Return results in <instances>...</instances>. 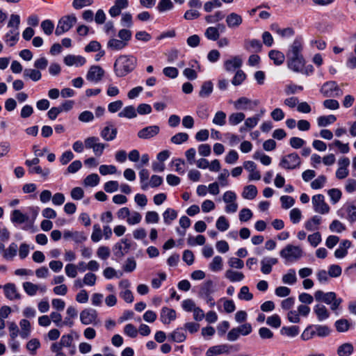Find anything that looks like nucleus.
<instances>
[{
	"label": "nucleus",
	"instance_id": "nucleus-35",
	"mask_svg": "<svg viewBox=\"0 0 356 356\" xmlns=\"http://www.w3.org/2000/svg\"><path fill=\"white\" fill-rule=\"evenodd\" d=\"M337 120V118L334 115H322L317 118L318 126L323 127H327Z\"/></svg>",
	"mask_w": 356,
	"mask_h": 356
},
{
	"label": "nucleus",
	"instance_id": "nucleus-23",
	"mask_svg": "<svg viewBox=\"0 0 356 356\" xmlns=\"http://www.w3.org/2000/svg\"><path fill=\"white\" fill-rule=\"evenodd\" d=\"M277 259L273 257H264L261 261V271L265 275L270 274L272 266L277 263Z\"/></svg>",
	"mask_w": 356,
	"mask_h": 356
},
{
	"label": "nucleus",
	"instance_id": "nucleus-24",
	"mask_svg": "<svg viewBox=\"0 0 356 356\" xmlns=\"http://www.w3.org/2000/svg\"><path fill=\"white\" fill-rule=\"evenodd\" d=\"M355 351L354 346L350 342H346L338 346L337 355L338 356H351Z\"/></svg>",
	"mask_w": 356,
	"mask_h": 356
},
{
	"label": "nucleus",
	"instance_id": "nucleus-2",
	"mask_svg": "<svg viewBox=\"0 0 356 356\" xmlns=\"http://www.w3.org/2000/svg\"><path fill=\"white\" fill-rule=\"evenodd\" d=\"M131 31L128 29H121L118 31L119 39L112 36L108 41L106 47L111 51H118L123 49L128 45L131 38Z\"/></svg>",
	"mask_w": 356,
	"mask_h": 356
},
{
	"label": "nucleus",
	"instance_id": "nucleus-6",
	"mask_svg": "<svg viewBox=\"0 0 356 356\" xmlns=\"http://www.w3.org/2000/svg\"><path fill=\"white\" fill-rule=\"evenodd\" d=\"M77 19L73 14L62 17L58 22L55 34L60 35L68 31L76 23Z\"/></svg>",
	"mask_w": 356,
	"mask_h": 356
},
{
	"label": "nucleus",
	"instance_id": "nucleus-37",
	"mask_svg": "<svg viewBox=\"0 0 356 356\" xmlns=\"http://www.w3.org/2000/svg\"><path fill=\"white\" fill-rule=\"evenodd\" d=\"M19 30L10 29V31L5 35V40L6 42L9 43L10 46L12 47L15 45L17 41L19 40Z\"/></svg>",
	"mask_w": 356,
	"mask_h": 356
},
{
	"label": "nucleus",
	"instance_id": "nucleus-36",
	"mask_svg": "<svg viewBox=\"0 0 356 356\" xmlns=\"http://www.w3.org/2000/svg\"><path fill=\"white\" fill-rule=\"evenodd\" d=\"M257 195V189L254 185H248L245 186L242 193V196L243 198L247 200H252Z\"/></svg>",
	"mask_w": 356,
	"mask_h": 356
},
{
	"label": "nucleus",
	"instance_id": "nucleus-21",
	"mask_svg": "<svg viewBox=\"0 0 356 356\" xmlns=\"http://www.w3.org/2000/svg\"><path fill=\"white\" fill-rule=\"evenodd\" d=\"M63 60L66 65H67V66L74 65L76 67L82 66L86 62V60L84 57H83L81 56H75V55H72V54L67 55L64 58Z\"/></svg>",
	"mask_w": 356,
	"mask_h": 356
},
{
	"label": "nucleus",
	"instance_id": "nucleus-16",
	"mask_svg": "<svg viewBox=\"0 0 356 356\" xmlns=\"http://www.w3.org/2000/svg\"><path fill=\"white\" fill-rule=\"evenodd\" d=\"M225 22L230 29H238L243 23V17L236 13H231L226 16Z\"/></svg>",
	"mask_w": 356,
	"mask_h": 356
},
{
	"label": "nucleus",
	"instance_id": "nucleus-10",
	"mask_svg": "<svg viewBox=\"0 0 356 356\" xmlns=\"http://www.w3.org/2000/svg\"><path fill=\"white\" fill-rule=\"evenodd\" d=\"M223 201L227 204L225 207V211L227 213H232L236 212L238 209V204L236 202V195L232 191H226L222 197Z\"/></svg>",
	"mask_w": 356,
	"mask_h": 356
},
{
	"label": "nucleus",
	"instance_id": "nucleus-26",
	"mask_svg": "<svg viewBox=\"0 0 356 356\" xmlns=\"http://www.w3.org/2000/svg\"><path fill=\"white\" fill-rule=\"evenodd\" d=\"M229 353V346L226 345V344H223V345L214 346L209 348L206 353V355L207 356H214V355H220L222 353Z\"/></svg>",
	"mask_w": 356,
	"mask_h": 356
},
{
	"label": "nucleus",
	"instance_id": "nucleus-3",
	"mask_svg": "<svg viewBox=\"0 0 356 356\" xmlns=\"http://www.w3.org/2000/svg\"><path fill=\"white\" fill-rule=\"evenodd\" d=\"M38 207H29V211L31 213V217H29L27 214L24 213L19 209H15L10 213V221L13 223L17 225L29 223L32 225L38 216Z\"/></svg>",
	"mask_w": 356,
	"mask_h": 356
},
{
	"label": "nucleus",
	"instance_id": "nucleus-41",
	"mask_svg": "<svg viewBox=\"0 0 356 356\" xmlns=\"http://www.w3.org/2000/svg\"><path fill=\"white\" fill-rule=\"evenodd\" d=\"M222 258L220 256H216L209 264V269L213 272H218L222 269Z\"/></svg>",
	"mask_w": 356,
	"mask_h": 356
},
{
	"label": "nucleus",
	"instance_id": "nucleus-11",
	"mask_svg": "<svg viewBox=\"0 0 356 356\" xmlns=\"http://www.w3.org/2000/svg\"><path fill=\"white\" fill-rule=\"evenodd\" d=\"M104 75V70L100 66L93 65L89 69L86 74V79L89 81L98 83L102 79Z\"/></svg>",
	"mask_w": 356,
	"mask_h": 356
},
{
	"label": "nucleus",
	"instance_id": "nucleus-27",
	"mask_svg": "<svg viewBox=\"0 0 356 356\" xmlns=\"http://www.w3.org/2000/svg\"><path fill=\"white\" fill-rule=\"evenodd\" d=\"M242 65V59L238 56H234L231 59L227 60L224 66L227 71L231 72L241 67Z\"/></svg>",
	"mask_w": 356,
	"mask_h": 356
},
{
	"label": "nucleus",
	"instance_id": "nucleus-39",
	"mask_svg": "<svg viewBox=\"0 0 356 356\" xmlns=\"http://www.w3.org/2000/svg\"><path fill=\"white\" fill-rule=\"evenodd\" d=\"M139 177H140V182L141 185V188L143 191L147 190L149 188V174L147 169H141L139 172Z\"/></svg>",
	"mask_w": 356,
	"mask_h": 356
},
{
	"label": "nucleus",
	"instance_id": "nucleus-57",
	"mask_svg": "<svg viewBox=\"0 0 356 356\" xmlns=\"http://www.w3.org/2000/svg\"><path fill=\"white\" fill-rule=\"evenodd\" d=\"M40 342L37 339H31L26 344V348L32 355H35L36 354V350L40 348Z\"/></svg>",
	"mask_w": 356,
	"mask_h": 356
},
{
	"label": "nucleus",
	"instance_id": "nucleus-38",
	"mask_svg": "<svg viewBox=\"0 0 356 356\" xmlns=\"http://www.w3.org/2000/svg\"><path fill=\"white\" fill-rule=\"evenodd\" d=\"M213 85L211 81H204L200 88L199 95L201 97H209L213 91Z\"/></svg>",
	"mask_w": 356,
	"mask_h": 356
},
{
	"label": "nucleus",
	"instance_id": "nucleus-46",
	"mask_svg": "<svg viewBox=\"0 0 356 356\" xmlns=\"http://www.w3.org/2000/svg\"><path fill=\"white\" fill-rule=\"evenodd\" d=\"M251 102V100L248 98L242 97L234 102V106L237 110H245L248 108Z\"/></svg>",
	"mask_w": 356,
	"mask_h": 356
},
{
	"label": "nucleus",
	"instance_id": "nucleus-28",
	"mask_svg": "<svg viewBox=\"0 0 356 356\" xmlns=\"http://www.w3.org/2000/svg\"><path fill=\"white\" fill-rule=\"evenodd\" d=\"M244 48L248 51L259 52L261 51L262 44L261 42L257 39L245 40L244 42Z\"/></svg>",
	"mask_w": 356,
	"mask_h": 356
},
{
	"label": "nucleus",
	"instance_id": "nucleus-64",
	"mask_svg": "<svg viewBox=\"0 0 356 356\" xmlns=\"http://www.w3.org/2000/svg\"><path fill=\"white\" fill-rule=\"evenodd\" d=\"M226 114L223 111H218L212 120L214 124L223 126L225 124Z\"/></svg>",
	"mask_w": 356,
	"mask_h": 356
},
{
	"label": "nucleus",
	"instance_id": "nucleus-34",
	"mask_svg": "<svg viewBox=\"0 0 356 356\" xmlns=\"http://www.w3.org/2000/svg\"><path fill=\"white\" fill-rule=\"evenodd\" d=\"M225 276L230 282H241L244 279V275L241 272L227 270L225 273Z\"/></svg>",
	"mask_w": 356,
	"mask_h": 356
},
{
	"label": "nucleus",
	"instance_id": "nucleus-13",
	"mask_svg": "<svg viewBox=\"0 0 356 356\" xmlns=\"http://www.w3.org/2000/svg\"><path fill=\"white\" fill-rule=\"evenodd\" d=\"M117 134L118 129L111 122H106V126L100 131V136L105 141L113 140Z\"/></svg>",
	"mask_w": 356,
	"mask_h": 356
},
{
	"label": "nucleus",
	"instance_id": "nucleus-54",
	"mask_svg": "<svg viewBox=\"0 0 356 356\" xmlns=\"http://www.w3.org/2000/svg\"><path fill=\"white\" fill-rule=\"evenodd\" d=\"M216 227L219 231L225 232L229 229V223L224 216H221L218 218Z\"/></svg>",
	"mask_w": 356,
	"mask_h": 356
},
{
	"label": "nucleus",
	"instance_id": "nucleus-29",
	"mask_svg": "<svg viewBox=\"0 0 356 356\" xmlns=\"http://www.w3.org/2000/svg\"><path fill=\"white\" fill-rule=\"evenodd\" d=\"M63 236L65 238H70L77 243H82L86 240V236L83 233L79 232H73L70 231H65Z\"/></svg>",
	"mask_w": 356,
	"mask_h": 356
},
{
	"label": "nucleus",
	"instance_id": "nucleus-30",
	"mask_svg": "<svg viewBox=\"0 0 356 356\" xmlns=\"http://www.w3.org/2000/svg\"><path fill=\"white\" fill-rule=\"evenodd\" d=\"M321 222V218L318 216H314L305 222V227L310 232L317 230Z\"/></svg>",
	"mask_w": 356,
	"mask_h": 356
},
{
	"label": "nucleus",
	"instance_id": "nucleus-19",
	"mask_svg": "<svg viewBox=\"0 0 356 356\" xmlns=\"http://www.w3.org/2000/svg\"><path fill=\"white\" fill-rule=\"evenodd\" d=\"M313 311L317 320L320 322L327 320L330 316L328 309L323 304L316 305L314 307Z\"/></svg>",
	"mask_w": 356,
	"mask_h": 356
},
{
	"label": "nucleus",
	"instance_id": "nucleus-32",
	"mask_svg": "<svg viewBox=\"0 0 356 356\" xmlns=\"http://www.w3.org/2000/svg\"><path fill=\"white\" fill-rule=\"evenodd\" d=\"M18 246L15 243H11L4 250L3 257L6 260H12L17 254Z\"/></svg>",
	"mask_w": 356,
	"mask_h": 356
},
{
	"label": "nucleus",
	"instance_id": "nucleus-50",
	"mask_svg": "<svg viewBox=\"0 0 356 356\" xmlns=\"http://www.w3.org/2000/svg\"><path fill=\"white\" fill-rule=\"evenodd\" d=\"M300 328L298 326L292 325L289 327H282L281 333L289 337H294L299 334Z\"/></svg>",
	"mask_w": 356,
	"mask_h": 356
},
{
	"label": "nucleus",
	"instance_id": "nucleus-43",
	"mask_svg": "<svg viewBox=\"0 0 356 356\" xmlns=\"http://www.w3.org/2000/svg\"><path fill=\"white\" fill-rule=\"evenodd\" d=\"M314 331L316 333V336L319 337H326L329 336L331 333V330L327 325H315Z\"/></svg>",
	"mask_w": 356,
	"mask_h": 356
},
{
	"label": "nucleus",
	"instance_id": "nucleus-60",
	"mask_svg": "<svg viewBox=\"0 0 356 356\" xmlns=\"http://www.w3.org/2000/svg\"><path fill=\"white\" fill-rule=\"evenodd\" d=\"M261 119V115H254L252 117L245 118V125L250 129L255 127Z\"/></svg>",
	"mask_w": 356,
	"mask_h": 356
},
{
	"label": "nucleus",
	"instance_id": "nucleus-7",
	"mask_svg": "<svg viewBox=\"0 0 356 356\" xmlns=\"http://www.w3.org/2000/svg\"><path fill=\"white\" fill-rule=\"evenodd\" d=\"M301 159L297 153H291L282 158L280 166L286 170H293L300 166Z\"/></svg>",
	"mask_w": 356,
	"mask_h": 356
},
{
	"label": "nucleus",
	"instance_id": "nucleus-45",
	"mask_svg": "<svg viewBox=\"0 0 356 356\" xmlns=\"http://www.w3.org/2000/svg\"><path fill=\"white\" fill-rule=\"evenodd\" d=\"M282 282L284 284L292 285L297 282L296 271L294 269H289L286 274L282 276Z\"/></svg>",
	"mask_w": 356,
	"mask_h": 356
},
{
	"label": "nucleus",
	"instance_id": "nucleus-15",
	"mask_svg": "<svg viewBox=\"0 0 356 356\" xmlns=\"http://www.w3.org/2000/svg\"><path fill=\"white\" fill-rule=\"evenodd\" d=\"M303 49L302 41L300 38H296L291 45L289 47L288 52L286 53V57H302V51Z\"/></svg>",
	"mask_w": 356,
	"mask_h": 356
},
{
	"label": "nucleus",
	"instance_id": "nucleus-17",
	"mask_svg": "<svg viewBox=\"0 0 356 356\" xmlns=\"http://www.w3.org/2000/svg\"><path fill=\"white\" fill-rule=\"evenodd\" d=\"M97 318V312L94 309H86L80 314V321L83 325L95 323Z\"/></svg>",
	"mask_w": 356,
	"mask_h": 356
},
{
	"label": "nucleus",
	"instance_id": "nucleus-61",
	"mask_svg": "<svg viewBox=\"0 0 356 356\" xmlns=\"http://www.w3.org/2000/svg\"><path fill=\"white\" fill-rule=\"evenodd\" d=\"M66 275L71 278H75L78 274V266L74 264H68L65 267Z\"/></svg>",
	"mask_w": 356,
	"mask_h": 356
},
{
	"label": "nucleus",
	"instance_id": "nucleus-56",
	"mask_svg": "<svg viewBox=\"0 0 356 356\" xmlns=\"http://www.w3.org/2000/svg\"><path fill=\"white\" fill-rule=\"evenodd\" d=\"M20 17L19 15L12 14L8 23V27L13 30H19Z\"/></svg>",
	"mask_w": 356,
	"mask_h": 356
},
{
	"label": "nucleus",
	"instance_id": "nucleus-20",
	"mask_svg": "<svg viewBox=\"0 0 356 356\" xmlns=\"http://www.w3.org/2000/svg\"><path fill=\"white\" fill-rule=\"evenodd\" d=\"M23 288L25 292L29 296H35L38 291L44 293L47 291V287L44 285L35 284L31 282H26L23 283Z\"/></svg>",
	"mask_w": 356,
	"mask_h": 356
},
{
	"label": "nucleus",
	"instance_id": "nucleus-33",
	"mask_svg": "<svg viewBox=\"0 0 356 356\" xmlns=\"http://www.w3.org/2000/svg\"><path fill=\"white\" fill-rule=\"evenodd\" d=\"M268 56L276 65H282L285 60L284 54L280 51L271 50L269 51Z\"/></svg>",
	"mask_w": 356,
	"mask_h": 356
},
{
	"label": "nucleus",
	"instance_id": "nucleus-59",
	"mask_svg": "<svg viewBox=\"0 0 356 356\" xmlns=\"http://www.w3.org/2000/svg\"><path fill=\"white\" fill-rule=\"evenodd\" d=\"M238 298L240 300L249 301L253 298V295L250 292L249 288L247 286H243L241 288Z\"/></svg>",
	"mask_w": 356,
	"mask_h": 356
},
{
	"label": "nucleus",
	"instance_id": "nucleus-4",
	"mask_svg": "<svg viewBox=\"0 0 356 356\" xmlns=\"http://www.w3.org/2000/svg\"><path fill=\"white\" fill-rule=\"evenodd\" d=\"M314 299L318 302H323L330 305V309L333 312H336L339 309L342 302V299L337 298L334 292L324 293L323 291L318 290L314 293Z\"/></svg>",
	"mask_w": 356,
	"mask_h": 356
},
{
	"label": "nucleus",
	"instance_id": "nucleus-52",
	"mask_svg": "<svg viewBox=\"0 0 356 356\" xmlns=\"http://www.w3.org/2000/svg\"><path fill=\"white\" fill-rule=\"evenodd\" d=\"M174 5L171 0H161L157 6V10L159 13H164L171 10Z\"/></svg>",
	"mask_w": 356,
	"mask_h": 356
},
{
	"label": "nucleus",
	"instance_id": "nucleus-53",
	"mask_svg": "<svg viewBox=\"0 0 356 356\" xmlns=\"http://www.w3.org/2000/svg\"><path fill=\"white\" fill-rule=\"evenodd\" d=\"M19 325L22 329L20 336L24 339L27 338L31 330V324L29 321L26 319H22L21 320Z\"/></svg>",
	"mask_w": 356,
	"mask_h": 356
},
{
	"label": "nucleus",
	"instance_id": "nucleus-1",
	"mask_svg": "<svg viewBox=\"0 0 356 356\" xmlns=\"http://www.w3.org/2000/svg\"><path fill=\"white\" fill-rule=\"evenodd\" d=\"M136 65V58L132 56H119L114 63V71L118 77H123L132 72Z\"/></svg>",
	"mask_w": 356,
	"mask_h": 356
},
{
	"label": "nucleus",
	"instance_id": "nucleus-58",
	"mask_svg": "<svg viewBox=\"0 0 356 356\" xmlns=\"http://www.w3.org/2000/svg\"><path fill=\"white\" fill-rule=\"evenodd\" d=\"M327 194L330 197L331 202L333 204L337 203L342 195L341 191L338 188H332L327 191Z\"/></svg>",
	"mask_w": 356,
	"mask_h": 356
},
{
	"label": "nucleus",
	"instance_id": "nucleus-5",
	"mask_svg": "<svg viewBox=\"0 0 356 356\" xmlns=\"http://www.w3.org/2000/svg\"><path fill=\"white\" fill-rule=\"evenodd\" d=\"M302 250L299 246L289 244L280 252V257L287 262H294L302 257Z\"/></svg>",
	"mask_w": 356,
	"mask_h": 356
},
{
	"label": "nucleus",
	"instance_id": "nucleus-49",
	"mask_svg": "<svg viewBox=\"0 0 356 356\" xmlns=\"http://www.w3.org/2000/svg\"><path fill=\"white\" fill-rule=\"evenodd\" d=\"M245 118V115L243 113H233L229 116V123L232 126H235L243 121Z\"/></svg>",
	"mask_w": 356,
	"mask_h": 356
},
{
	"label": "nucleus",
	"instance_id": "nucleus-9",
	"mask_svg": "<svg viewBox=\"0 0 356 356\" xmlns=\"http://www.w3.org/2000/svg\"><path fill=\"white\" fill-rule=\"evenodd\" d=\"M315 212L325 214L330 211V207L325 201V197L321 194L315 195L312 198Z\"/></svg>",
	"mask_w": 356,
	"mask_h": 356
},
{
	"label": "nucleus",
	"instance_id": "nucleus-51",
	"mask_svg": "<svg viewBox=\"0 0 356 356\" xmlns=\"http://www.w3.org/2000/svg\"><path fill=\"white\" fill-rule=\"evenodd\" d=\"M314 325H308L301 334L300 338L303 341H309L316 336Z\"/></svg>",
	"mask_w": 356,
	"mask_h": 356
},
{
	"label": "nucleus",
	"instance_id": "nucleus-42",
	"mask_svg": "<svg viewBox=\"0 0 356 356\" xmlns=\"http://www.w3.org/2000/svg\"><path fill=\"white\" fill-rule=\"evenodd\" d=\"M204 35L209 40L216 41L219 39L220 33L218 28L209 26L205 30Z\"/></svg>",
	"mask_w": 356,
	"mask_h": 356
},
{
	"label": "nucleus",
	"instance_id": "nucleus-14",
	"mask_svg": "<svg viewBox=\"0 0 356 356\" xmlns=\"http://www.w3.org/2000/svg\"><path fill=\"white\" fill-rule=\"evenodd\" d=\"M159 131L160 128L158 125H152L140 130L137 136L139 138L147 140L156 136Z\"/></svg>",
	"mask_w": 356,
	"mask_h": 356
},
{
	"label": "nucleus",
	"instance_id": "nucleus-62",
	"mask_svg": "<svg viewBox=\"0 0 356 356\" xmlns=\"http://www.w3.org/2000/svg\"><path fill=\"white\" fill-rule=\"evenodd\" d=\"M188 139V135L186 133L180 132L173 136L170 140L174 144L180 145L182 143L187 141Z\"/></svg>",
	"mask_w": 356,
	"mask_h": 356
},
{
	"label": "nucleus",
	"instance_id": "nucleus-8",
	"mask_svg": "<svg viewBox=\"0 0 356 356\" xmlns=\"http://www.w3.org/2000/svg\"><path fill=\"white\" fill-rule=\"evenodd\" d=\"M321 92L324 96L330 97H340L343 95V91L335 81L325 83L321 88Z\"/></svg>",
	"mask_w": 356,
	"mask_h": 356
},
{
	"label": "nucleus",
	"instance_id": "nucleus-25",
	"mask_svg": "<svg viewBox=\"0 0 356 356\" xmlns=\"http://www.w3.org/2000/svg\"><path fill=\"white\" fill-rule=\"evenodd\" d=\"M4 293L7 298L13 300L20 298V294L18 293L14 284L8 283L3 286Z\"/></svg>",
	"mask_w": 356,
	"mask_h": 356
},
{
	"label": "nucleus",
	"instance_id": "nucleus-48",
	"mask_svg": "<svg viewBox=\"0 0 356 356\" xmlns=\"http://www.w3.org/2000/svg\"><path fill=\"white\" fill-rule=\"evenodd\" d=\"M99 177L97 174L92 173L88 175L83 180V184L85 186L94 187L97 186L99 182Z\"/></svg>",
	"mask_w": 356,
	"mask_h": 356
},
{
	"label": "nucleus",
	"instance_id": "nucleus-22",
	"mask_svg": "<svg viewBox=\"0 0 356 356\" xmlns=\"http://www.w3.org/2000/svg\"><path fill=\"white\" fill-rule=\"evenodd\" d=\"M128 5V0H115V4L109 9V15L113 17L120 15L121 10L127 8Z\"/></svg>",
	"mask_w": 356,
	"mask_h": 356
},
{
	"label": "nucleus",
	"instance_id": "nucleus-55",
	"mask_svg": "<svg viewBox=\"0 0 356 356\" xmlns=\"http://www.w3.org/2000/svg\"><path fill=\"white\" fill-rule=\"evenodd\" d=\"M214 292L213 284L211 281L207 282L201 288L200 294L203 297H209Z\"/></svg>",
	"mask_w": 356,
	"mask_h": 356
},
{
	"label": "nucleus",
	"instance_id": "nucleus-31",
	"mask_svg": "<svg viewBox=\"0 0 356 356\" xmlns=\"http://www.w3.org/2000/svg\"><path fill=\"white\" fill-rule=\"evenodd\" d=\"M351 324L348 320L341 318L334 323V327L339 332H346L350 328Z\"/></svg>",
	"mask_w": 356,
	"mask_h": 356
},
{
	"label": "nucleus",
	"instance_id": "nucleus-12",
	"mask_svg": "<svg viewBox=\"0 0 356 356\" xmlns=\"http://www.w3.org/2000/svg\"><path fill=\"white\" fill-rule=\"evenodd\" d=\"M305 61L302 57H291L287 58L288 67L295 72L302 73Z\"/></svg>",
	"mask_w": 356,
	"mask_h": 356
},
{
	"label": "nucleus",
	"instance_id": "nucleus-40",
	"mask_svg": "<svg viewBox=\"0 0 356 356\" xmlns=\"http://www.w3.org/2000/svg\"><path fill=\"white\" fill-rule=\"evenodd\" d=\"M120 118H134L137 116V111L133 106H128L123 108L122 111L118 113Z\"/></svg>",
	"mask_w": 356,
	"mask_h": 356
},
{
	"label": "nucleus",
	"instance_id": "nucleus-47",
	"mask_svg": "<svg viewBox=\"0 0 356 356\" xmlns=\"http://www.w3.org/2000/svg\"><path fill=\"white\" fill-rule=\"evenodd\" d=\"M164 222L167 225H170L172 220L177 218V212L172 209H167L163 213Z\"/></svg>",
	"mask_w": 356,
	"mask_h": 356
},
{
	"label": "nucleus",
	"instance_id": "nucleus-63",
	"mask_svg": "<svg viewBox=\"0 0 356 356\" xmlns=\"http://www.w3.org/2000/svg\"><path fill=\"white\" fill-rule=\"evenodd\" d=\"M41 28L46 35H49L53 33L54 24L50 19H45L42 22Z\"/></svg>",
	"mask_w": 356,
	"mask_h": 356
},
{
	"label": "nucleus",
	"instance_id": "nucleus-44",
	"mask_svg": "<svg viewBox=\"0 0 356 356\" xmlns=\"http://www.w3.org/2000/svg\"><path fill=\"white\" fill-rule=\"evenodd\" d=\"M24 76L25 78H29L33 81H38L41 79L42 74L38 70L25 69L24 71Z\"/></svg>",
	"mask_w": 356,
	"mask_h": 356
},
{
	"label": "nucleus",
	"instance_id": "nucleus-18",
	"mask_svg": "<svg viewBox=\"0 0 356 356\" xmlns=\"http://www.w3.org/2000/svg\"><path fill=\"white\" fill-rule=\"evenodd\" d=\"M177 314L175 309L164 307L161 309L160 313V319L164 324H170L175 320Z\"/></svg>",
	"mask_w": 356,
	"mask_h": 356
}]
</instances>
